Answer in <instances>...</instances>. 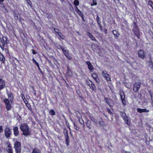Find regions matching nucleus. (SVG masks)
Returning <instances> with one entry per match:
<instances>
[{
  "instance_id": "cd10ccee",
  "label": "nucleus",
  "mask_w": 153,
  "mask_h": 153,
  "mask_svg": "<svg viewBox=\"0 0 153 153\" xmlns=\"http://www.w3.org/2000/svg\"><path fill=\"white\" fill-rule=\"evenodd\" d=\"M33 153H41V152L39 149H35L33 150Z\"/></svg>"
},
{
  "instance_id": "6e6d98bb",
  "label": "nucleus",
  "mask_w": 153,
  "mask_h": 153,
  "mask_svg": "<svg viewBox=\"0 0 153 153\" xmlns=\"http://www.w3.org/2000/svg\"><path fill=\"white\" fill-rule=\"evenodd\" d=\"M38 69H39V71L40 72H41V69H40V68L39 67H39H38Z\"/></svg>"
},
{
  "instance_id": "20e7f679",
  "label": "nucleus",
  "mask_w": 153,
  "mask_h": 153,
  "mask_svg": "<svg viewBox=\"0 0 153 153\" xmlns=\"http://www.w3.org/2000/svg\"><path fill=\"white\" fill-rule=\"evenodd\" d=\"M20 143L19 141H16L14 144V148L16 150V153H20Z\"/></svg>"
},
{
  "instance_id": "393cba45",
  "label": "nucleus",
  "mask_w": 153,
  "mask_h": 153,
  "mask_svg": "<svg viewBox=\"0 0 153 153\" xmlns=\"http://www.w3.org/2000/svg\"><path fill=\"white\" fill-rule=\"evenodd\" d=\"M91 122L90 120H88L86 123V125L89 129H90Z\"/></svg>"
},
{
  "instance_id": "e2e57ef3",
  "label": "nucleus",
  "mask_w": 153,
  "mask_h": 153,
  "mask_svg": "<svg viewBox=\"0 0 153 153\" xmlns=\"http://www.w3.org/2000/svg\"><path fill=\"white\" fill-rule=\"evenodd\" d=\"M152 9H153V7L152 8Z\"/></svg>"
},
{
  "instance_id": "6e6552de",
  "label": "nucleus",
  "mask_w": 153,
  "mask_h": 153,
  "mask_svg": "<svg viewBox=\"0 0 153 153\" xmlns=\"http://www.w3.org/2000/svg\"><path fill=\"white\" fill-rule=\"evenodd\" d=\"M102 76L105 78L107 81H111V79L109 75L108 74L107 72L106 71H103L102 73Z\"/></svg>"
},
{
  "instance_id": "e433bc0d",
  "label": "nucleus",
  "mask_w": 153,
  "mask_h": 153,
  "mask_svg": "<svg viewBox=\"0 0 153 153\" xmlns=\"http://www.w3.org/2000/svg\"><path fill=\"white\" fill-rule=\"evenodd\" d=\"M90 38L92 40L95 41H97L96 39L94 38V37L93 35H92L91 36V37H90Z\"/></svg>"
},
{
  "instance_id": "864d4df0",
  "label": "nucleus",
  "mask_w": 153,
  "mask_h": 153,
  "mask_svg": "<svg viewBox=\"0 0 153 153\" xmlns=\"http://www.w3.org/2000/svg\"><path fill=\"white\" fill-rule=\"evenodd\" d=\"M6 135V136L7 137H9V136H10V134H5Z\"/></svg>"
},
{
  "instance_id": "37998d69",
  "label": "nucleus",
  "mask_w": 153,
  "mask_h": 153,
  "mask_svg": "<svg viewBox=\"0 0 153 153\" xmlns=\"http://www.w3.org/2000/svg\"><path fill=\"white\" fill-rule=\"evenodd\" d=\"M3 131V129L2 128V126H0V133H2Z\"/></svg>"
},
{
  "instance_id": "2f4dec72",
  "label": "nucleus",
  "mask_w": 153,
  "mask_h": 153,
  "mask_svg": "<svg viewBox=\"0 0 153 153\" xmlns=\"http://www.w3.org/2000/svg\"><path fill=\"white\" fill-rule=\"evenodd\" d=\"M124 120H125V123L128 125H129L130 124V122L128 120H127V118L126 117H125V118H124Z\"/></svg>"
},
{
  "instance_id": "f704fd0d",
  "label": "nucleus",
  "mask_w": 153,
  "mask_h": 153,
  "mask_svg": "<svg viewBox=\"0 0 153 153\" xmlns=\"http://www.w3.org/2000/svg\"><path fill=\"white\" fill-rule=\"evenodd\" d=\"M149 4L152 7H153V3L151 1H149L148 2Z\"/></svg>"
},
{
  "instance_id": "f257e3e1",
  "label": "nucleus",
  "mask_w": 153,
  "mask_h": 153,
  "mask_svg": "<svg viewBox=\"0 0 153 153\" xmlns=\"http://www.w3.org/2000/svg\"><path fill=\"white\" fill-rule=\"evenodd\" d=\"M20 129L23 134H30V128L26 123H22L20 126Z\"/></svg>"
},
{
  "instance_id": "9b49d317",
  "label": "nucleus",
  "mask_w": 153,
  "mask_h": 153,
  "mask_svg": "<svg viewBox=\"0 0 153 153\" xmlns=\"http://www.w3.org/2000/svg\"><path fill=\"white\" fill-rule=\"evenodd\" d=\"M6 82L2 79H0V90H1L4 89L6 86Z\"/></svg>"
},
{
  "instance_id": "423d86ee",
  "label": "nucleus",
  "mask_w": 153,
  "mask_h": 153,
  "mask_svg": "<svg viewBox=\"0 0 153 153\" xmlns=\"http://www.w3.org/2000/svg\"><path fill=\"white\" fill-rule=\"evenodd\" d=\"M140 82H138L135 83L134 86L133 90L136 93L137 92L140 90Z\"/></svg>"
},
{
  "instance_id": "72a5a7b5",
  "label": "nucleus",
  "mask_w": 153,
  "mask_h": 153,
  "mask_svg": "<svg viewBox=\"0 0 153 153\" xmlns=\"http://www.w3.org/2000/svg\"><path fill=\"white\" fill-rule=\"evenodd\" d=\"M79 122L81 124H83L84 123V122L82 118H80L79 119Z\"/></svg>"
},
{
  "instance_id": "412c9836",
  "label": "nucleus",
  "mask_w": 153,
  "mask_h": 153,
  "mask_svg": "<svg viewBox=\"0 0 153 153\" xmlns=\"http://www.w3.org/2000/svg\"><path fill=\"white\" fill-rule=\"evenodd\" d=\"M14 16L15 19L16 20H19L20 22H21V19H20V16L18 14L14 13Z\"/></svg>"
},
{
  "instance_id": "4be33fe9",
  "label": "nucleus",
  "mask_w": 153,
  "mask_h": 153,
  "mask_svg": "<svg viewBox=\"0 0 153 153\" xmlns=\"http://www.w3.org/2000/svg\"><path fill=\"white\" fill-rule=\"evenodd\" d=\"M0 60L3 61V63H4L5 60V58L2 54L1 52H0Z\"/></svg>"
},
{
  "instance_id": "f3484780",
  "label": "nucleus",
  "mask_w": 153,
  "mask_h": 153,
  "mask_svg": "<svg viewBox=\"0 0 153 153\" xmlns=\"http://www.w3.org/2000/svg\"><path fill=\"white\" fill-rule=\"evenodd\" d=\"M85 62L88 66V68L89 69L90 71L93 70V67L91 63L88 61L86 62Z\"/></svg>"
},
{
  "instance_id": "1a4fd4ad",
  "label": "nucleus",
  "mask_w": 153,
  "mask_h": 153,
  "mask_svg": "<svg viewBox=\"0 0 153 153\" xmlns=\"http://www.w3.org/2000/svg\"><path fill=\"white\" fill-rule=\"evenodd\" d=\"M104 100L106 103L110 107H112L114 105V102L113 100L110 98H105Z\"/></svg>"
},
{
  "instance_id": "c9c22d12",
  "label": "nucleus",
  "mask_w": 153,
  "mask_h": 153,
  "mask_svg": "<svg viewBox=\"0 0 153 153\" xmlns=\"http://www.w3.org/2000/svg\"><path fill=\"white\" fill-rule=\"evenodd\" d=\"M74 126L75 129L76 130H79V128L76 125L75 123H74Z\"/></svg>"
},
{
  "instance_id": "6ab92c4d",
  "label": "nucleus",
  "mask_w": 153,
  "mask_h": 153,
  "mask_svg": "<svg viewBox=\"0 0 153 153\" xmlns=\"http://www.w3.org/2000/svg\"><path fill=\"white\" fill-rule=\"evenodd\" d=\"M132 30L135 35L137 34L138 32V28L135 25H134Z\"/></svg>"
},
{
  "instance_id": "c85d7f7f",
  "label": "nucleus",
  "mask_w": 153,
  "mask_h": 153,
  "mask_svg": "<svg viewBox=\"0 0 153 153\" xmlns=\"http://www.w3.org/2000/svg\"><path fill=\"white\" fill-rule=\"evenodd\" d=\"M148 64H149V67L152 68L153 67V63L151 61H149Z\"/></svg>"
},
{
  "instance_id": "a211bd4d",
  "label": "nucleus",
  "mask_w": 153,
  "mask_h": 153,
  "mask_svg": "<svg viewBox=\"0 0 153 153\" xmlns=\"http://www.w3.org/2000/svg\"><path fill=\"white\" fill-rule=\"evenodd\" d=\"M65 140L67 146H68L69 145V136L68 134L65 135Z\"/></svg>"
},
{
  "instance_id": "8fccbe9b",
  "label": "nucleus",
  "mask_w": 153,
  "mask_h": 153,
  "mask_svg": "<svg viewBox=\"0 0 153 153\" xmlns=\"http://www.w3.org/2000/svg\"><path fill=\"white\" fill-rule=\"evenodd\" d=\"M100 19V18L98 16H97V21L98 23H99V20Z\"/></svg>"
},
{
  "instance_id": "a18cd8bd",
  "label": "nucleus",
  "mask_w": 153,
  "mask_h": 153,
  "mask_svg": "<svg viewBox=\"0 0 153 153\" xmlns=\"http://www.w3.org/2000/svg\"><path fill=\"white\" fill-rule=\"evenodd\" d=\"M59 47L62 50V51L65 49L63 48V47L61 45H60Z\"/></svg>"
},
{
  "instance_id": "b1692460",
  "label": "nucleus",
  "mask_w": 153,
  "mask_h": 153,
  "mask_svg": "<svg viewBox=\"0 0 153 153\" xmlns=\"http://www.w3.org/2000/svg\"><path fill=\"white\" fill-rule=\"evenodd\" d=\"M57 33L59 36V37L61 39H65V36L63 35V34L61 33L58 32Z\"/></svg>"
},
{
  "instance_id": "f8f14e48",
  "label": "nucleus",
  "mask_w": 153,
  "mask_h": 153,
  "mask_svg": "<svg viewBox=\"0 0 153 153\" xmlns=\"http://www.w3.org/2000/svg\"><path fill=\"white\" fill-rule=\"evenodd\" d=\"M7 146L6 150L8 153H13V151L12 150L11 145L9 143H8L7 145Z\"/></svg>"
},
{
  "instance_id": "052dcab7",
  "label": "nucleus",
  "mask_w": 153,
  "mask_h": 153,
  "mask_svg": "<svg viewBox=\"0 0 153 153\" xmlns=\"http://www.w3.org/2000/svg\"><path fill=\"white\" fill-rule=\"evenodd\" d=\"M100 29H102V27L101 26H100Z\"/></svg>"
},
{
  "instance_id": "7ed1b4c3",
  "label": "nucleus",
  "mask_w": 153,
  "mask_h": 153,
  "mask_svg": "<svg viewBox=\"0 0 153 153\" xmlns=\"http://www.w3.org/2000/svg\"><path fill=\"white\" fill-rule=\"evenodd\" d=\"M3 101L5 104L7 110L9 111L10 110L12 106L10 100L8 99L5 98L3 100Z\"/></svg>"
},
{
  "instance_id": "09e8293b",
  "label": "nucleus",
  "mask_w": 153,
  "mask_h": 153,
  "mask_svg": "<svg viewBox=\"0 0 153 153\" xmlns=\"http://www.w3.org/2000/svg\"><path fill=\"white\" fill-rule=\"evenodd\" d=\"M91 119L92 120V121H93V122H95V123H97V121L96 120H95L94 118H93L92 119Z\"/></svg>"
},
{
  "instance_id": "0eeeda50",
  "label": "nucleus",
  "mask_w": 153,
  "mask_h": 153,
  "mask_svg": "<svg viewBox=\"0 0 153 153\" xmlns=\"http://www.w3.org/2000/svg\"><path fill=\"white\" fill-rule=\"evenodd\" d=\"M138 56L139 57L143 59L146 56L145 52L142 50H140L138 52Z\"/></svg>"
},
{
  "instance_id": "a19ab883",
  "label": "nucleus",
  "mask_w": 153,
  "mask_h": 153,
  "mask_svg": "<svg viewBox=\"0 0 153 153\" xmlns=\"http://www.w3.org/2000/svg\"><path fill=\"white\" fill-rule=\"evenodd\" d=\"M121 101L122 102L123 104L124 105H126V101L125 100V99H124L122 100H121Z\"/></svg>"
},
{
  "instance_id": "5fc2aeb1",
  "label": "nucleus",
  "mask_w": 153,
  "mask_h": 153,
  "mask_svg": "<svg viewBox=\"0 0 153 153\" xmlns=\"http://www.w3.org/2000/svg\"><path fill=\"white\" fill-rule=\"evenodd\" d=\"M104 32L106 34L107 33V30L106 29H105Z\"/></svg>"
},
{
  "instance_id": "4468645a",
  "label": "nucleus",
  "mask_w": 153,
  "mask_h": 153,
  "mask_svg": "<svg viewBox=\"0 0 153 153\" xmlns=\"http://www.w3.org/2000/svg\"><path fill=\"white\" fill-rule=\"evenodd\" d=\"M92 76L97 82L98 83L99 82V78L96 74L93 73L92 74Z\"/></svg>"
},
{
  "instance_id": "2eb2a0df",
  "label": "nucleus",
  "mask_w": 153,
  "mask_h": 153,
  "mask_svg": "<svg viewBox=\"0 0 153 153\" xmlns=\"http://www.w3.org/2000/svg\"><path fill=\"white\" fill-rule=\"evenodd\" d=\"M137 111L138 112L140 113L142 112H149V110H147L146 109H141L140 108H137Z\"/></svg>"
},
{
  "instance_id": "79ce46f5",
  "label": "nucleus",
  "mask_w": 153,
  "mask_h": 153,
  "mask_svg": "<svg viewBox=\"0 0 153 153\" xmlns=\"http://www.w3.org/2000/svg\"><path fill=\"white\" fill-rule=\"evenodd\" d=\"M87 35L90 38L92 35V34L90 32H87Z\"/></svg>"
},
{
  "instance_id": "603ef678",
  "label": "nucleus",
  "mask_w": 153,
  "mask_h": 153,
  "mask_svg": "<svg viewBox=\"0 0 153 153\" xmlns=\"http://www.w3.org/2000/svg\"><path fill=\"white\" fill-rule=\"evenodd\" d=\"M151 99L152 102V105H153V96H151Z\"/></svg>"
},
{
  "instance_id": "f03ea898",
  "label": "nucleus",
  "mask_w": 153,
  "mask_h": 153,
  "mask_svg": "<svg viewBox=\"0 0 153 153\" xmlns=\"http://www.w3.org/2000/svg\"><path fill=\"white\" fill-rule=\"evenodd\" d=\"M2 40L0 41V47L3 50L5 45L8 43V41L7 39V37L6 36H3L2 38Z\"/></svg>"
},
{
  "instance_id": "58836bf2",
  "label": "nucleus",
  "mask_w": 153,
  "mask_h": 153,
  "mask_svg": "<svg viewBox=\"0 0 153 153\" xmlns=\"http://www.w3.org/2000/svg\"><path fill=\"white\" fill-rule=\"evenodd\" d=\"M107 111L108 112L109 114H113V113H112L111 111L110 110V109H109L108 108H107Z\"/></svg>"
},
{
  "instance_id": "49530a36",
  "label": "nucleus",
  "mask_w": 153,
  "mask_h": 153,
  "mask_svg": "<svg viewBox=\"0 0 153 153\" xmlns=\"http://www.w3.org/2000/svg\"><path fill=\"white\" fill-rule=\"evenodd\" d=\"M32 53L33 54H36L37 53V52H36L35 50H32Z\"/></svg>"
},
{
  "instance_id": "c756f323",
  "label": "nucleus",
  "mask_w": 153,
  "mask_h": 153,
  "mask_svg": "<svg viewBox=\"0 0 153 153\" xmlns=\"http://www.w3.org/2000/svg\"><path fill=\"white\" fill-rule=\"evenodd\" d=\"M120 96L121 97V100H122L125 98V95H124V93H122L120 94Z\"/></svg>"
},
{
  "instance_id": "bb28decb",
  "label": "nucleus",
  "mask_w": 153,
  "mask_h": 153,
  "mask_svg": "<svg viewBox=\"0 0 153 153\" xmlns=\"http://www.w3.org/2000/svg\"><path fill=\"white\" fill-rule=\"evenodd\" d=\"M49 114L51 115H54L55 114V112L52 109L50 111Z\"/></svg>"
},
{
  "instance_id": "4d7b16f0",
  "label": "nucleus",
  "mask_w": 153,
  "mask_h": 153,
  "mask_svg": "<svg viewBox=\"0 0 153 153\" xmlns=\"http://www.w3.org/2000/svg\"><path fill=\"white\" fill-rule=\"evenodd\" d=\"M4 0H0V3L2 2Z\"/></svg>"
},
{
  "instance_id": "bf43d9fd",
  "label": "nucleus",
  "mask_w": 153,
  "mask_h": 153,
  "mask_svg": "<svg viewBox=\"0 0 153 153\" xmlns=\"http://www.w3.org/2000/svg\"><path fill=\"white\" fill-rule=\"evenodd\" d=\"M125 153H130V152H126Z\"/></svg>"
},
{
  "instance_id": "9d476101",
  "label": "nucleus",
  "mask_w": 153,
  "mask_h": 153,
  "mask_svg": "<svg viewBox=\"0 0 153 153\" xmlns=\"http://www.w3.org/2000/svg\"><path fill=\"white\" fill-rule=\"evenodd\" d=\"M8 97L11 103H13V102L14 96L12 92H7Z\"/></svg>"
},
{
  "instance_id": "ddd939ff",
  "label": "nucleus",
  "mask_w": 153,
  "mask_h": 153,
  "mask_svg": "<svg viewBox=\"0 0 153 153\" xmlns=\"http://www.w3.org/2000/svg\"><path fill=\"white\" fill-rule=\"evenodd\" d=\"M76 11L78 15L80 16L82 19H83L84 15L82 12L78 9L77 7H76L75 8Z\"/></svg>"
},
{
  "instance_id": "7c9ffc66",
  "label": "nucleus",
  "mask_w": 153,
  "mask_h": 153,
  "mask_svg": "<svg viewBox=\"0 0 153 153\" xmlns=\"http://www.w3.org/2000/svg\"><path fill=\"white\" fill-rule=\"evenodd\" d=\"M63 53L65 55V56L68 54L69 53V51L68 50H66L65 49L63 51Z\"/></svg>"
},
{
  "instance_id": "aec40b11",
  "label": "nucleus",
  "mask_w": 153,
  "mask_h": 153,
  "mask_svg": "<svg viewBox=\"0 0 153 153\" xmlns=\"http://www.w3.org/2000/svg\"><path fill=\"white\" fill-rule=\"evenodd\" d=\"M11 129L9 127L7 126L5 129V134H10Z\"/></svg>"
},
{
  "instance_id": "de8ad7c7",
  "label": "nucleus",
  "mask_w": 153,
  "mask_h": 153,
  "mask_svg": "<svg viewBox=\"0 0 153 153\" xmlns=\"http://www.w3.org/2000/svg\"><path fill=\"white\" fill-rule=\"evenodd\" d=\"M99 124L101 125V126H102V125H103V122H102V121H100L99 122Z\"/></svg>"
},
{
  "instance_id": "dca6fc26",
  "label": "nucleus",
  "mask_w": 153,
  "mask_h": 153,
  "mask_svg": "<svg viewBox=\"0 0 153 153\" xmlns=\"http://www.w3.org/2000/svg\"><path fill=\"white\" fill-rule=\"evenodd\" d=\"M113 33L115 38H117L120 36V33L118 31L114 30L113 31Z\"/></svg>"
},
{
  "instance_id": "ea45409f",
  "label": "nucleus",
  "mask_w": 153,
  "mask_h": 153,
  "mask_svg": "<svg viewBox=\"0 0 153 153\" xmlns=\"http://www.w3.org/2000/svg\"><path fill=\"white\" fill-rule=\"evenodd\" d=\"M97 3L96 2L95 0H93V4H91V5L93 6V5H96Z\"/></svg>"
},
{
  "instance_id": "a878e982",
  "label": "nucleus",
  "mask_w": 153,
  "mask_h": 153,
  "mask_svg": "<svg viewBox=\"0 0 153 153\" xmlns=\"http://www.w3.org/2000/svg\"><path fill=\"white\" fill-rule=\"evenodd\" d=\"M67 74L69 76H71L72 75L71 70L69 69L68 67L67 68Z\"/></svg>"
},
{
  "instance_id": "473e14b6",
  "label": "nucleus",
  "mask_w": 153,
  "mask_h": 153,
  "mask_svg": "<svg viewBox=\"0 0 153 153\" xmlns=\"http://www.w3.org/2000/svg\"><path fill=\"white\" fill-rule=\"evenodd\" d=\"M74 4L76 6H78L79 4V2L78 0H75L74 1Z\"/></svg>"
},
{
  "instance_id": "3c124183",
  "label": "nucleus",
  "mask_w": 153,
  "mask_h": 153,
  "mask_svg": "<svg viewBox=\"0 0 153 153\" xmlns=\"http://www.w3.org/2000/svg\"><path fill=\"white\" fill-rule=\"evenodd\" d=\"M27 1L29 4H30L31 3V2L30 0H27Z\"/></svg>"
},
{
  "instance_id": "13d9d810",
  "label": "nucleus",
  "mask_w": 153,
  "mask_h": 153,
  "mask_svg": "<svg viewBox=\"0 0 153 153\" xmlns=\"http://www.w3.org/2000/svg\"><path fill=\"white\" fill-rule=\"evenodd\" d=\"M36 65L37 66V67H39V63H38V65Z\"/></svg>"
},
{
  "instance_id": "5701e85b",
  "label": "nucleus",
  "mask_w": 153,
  "mask_h": 153,
  "mask_svg": "<svg viewBox=\"0 0 153 153\" xmlns=\"http://www.w3.org/2000/svg\"><path fill=\"white\" fill-rule=\"evenodd\" d=\"M14 134H18L19 131L18 128L17 127H15L13 128Z\"/></svg>"
},
{
  "instance_id": "39448f33",
  "label": "nucleus",
  "mask_w": 153,
  "mask_h": 153,
  "mask_svg": "<svg viewBox=\"0 0 153 153\" xmlns=\"http://www.w3.org/2000/svg\"><path fill=\"white\" fill-rule=\"evenodd\" d=\"M86 83L92 90L94 91L96 90V86L93 82L91 81L90 80H87L86 81Z\"/></svg>"
},
{
  "instance_id": "c03bdc74",
  "label": "nucleus",
  "mask_w": 153,
  "mask_h": 153,
  "mask_svg": "<svg viewBox=\"0 0 153 153\" xmlns=\"http://www.w3.org/2000/svg\"><path fill=\"white\" fill-rule=\"evenodd\" d=\"M32 61L34 62L35 63L36 65H38V63L36 62V61L34 58H33V59H32Z\"/></svg>"
},
{
  "instance_id": "4c0bfd02",
  "label": "nucleus",
  "mask_w": 153,
  "mask_h": 153,
  "mask_svg": "<svg viewBox=\"0 0 153 153\" xmlns=\"http://www.w3.org/2000/svg\"><path fill=\"white\" fill-rule=\"evenodd\" d=\"M66 56L68 58V59H71V56L69 55V54L68 53L67 55L65 56Z\"/></svg>"
},
{
  "instance_id": "680f3d73",
  "label": "nucleus",
  "mask_w": 153,
  "mask_h": 153,
  "mask_svg": "<svg viewBox=\"0 0 153 153\" xmlns=\"http://www.w3.org/2000/svg\"><path fill=\"white\" fill-rule=\"evenodd\" d=\"M59 40H61L60 39V38H59Z\"/></svg>"
}]
</instances>
